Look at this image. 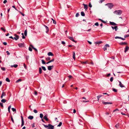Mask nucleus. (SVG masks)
Instances as JSON below:
<instances>
[{
	"label": "nucleus",
	"mask_w": 129,
	"mask_h": 129,
	"mask_svg": "<svg viewBox=\"0 0 129 129\" xmlns=\"http://www.w3.org/2000/svg\"><path fill=\"white\" fill-rule=\"evenodd\" d=\"M34 92H35V94L36 95H37V92L36 91H34Z\"/></svg>",
	"instance_id": "nucleus-64"
},
{
	"label": "nucleus",
	"mask_w": 129,
	"mask_h": 129,
	"mask_svg": "<svg viewBox=\"0 0 129 129\" xmlns=\"http://www.w3.org/2000/svg\"><path fill=\"white\" fill-rule=\"evenodd\" d=\"M102 95H99L97 96V98H98V101H99V99L100 98L102 97Z\"/></svg>",
	"instance_id": "nucleus-24"
},
{
	"label": "nucleus",
	"mask_w": 129,
	"mask_h": 129,
	"mask_svg": "<svg viewBox=\"0 0 129 129\" xmlns=\"http://www.w3.org/2000/svg\"><path fill=\"white\" fill-rule=\"evenodd\" d=\"M28 50L29 51H32V49L30 47H29Z\"/></svg>",
	"instance_id": "nucleus-48"
},
{
	"label": "nucleus",
	"mask_w": 129,
	"mask_h": 129,
	"mask_svg": "<svg viewBox=\"0 0 129 129\" xmlns=\"http://www.w3.org/2000/svg\"><path fill=\"white\" fill-rule=\"evenodd\" d=\"M128 37H129V35H126L124 36V38H125Z\"/></svg>",
	"instance_id": "nucleus-51"
},
{
	"label": "nucleus",
	"mask_w": 129,
	"mask_h": 129,
	"mask_svg": "<svg viewBox=\"0 0 129 129\" xmlns=\"http://www.w3.org/2000/svg\"><path fill=\"white\" fill-rule=\"evenodd\" d=\"M112 90L113 91L115 92H117V89L114 88H113Z\"/></svg>",
	"instance_id": "nucleus-35"
},
{
	"label": "nucleus",
	"mask_w": 129,
	"mask_h": 129,
	"mask_svg": "<svg viewBox=\"0 0 129 129\" xmlns=\"http://www.w3.org/2000/svg\"><path fill=\"white\" fill-rule=\"evenodd\" d=\"M33 112L35 113H38V111L37 110H36V109H34V111H33Z\"/></svg>",
	"instance_id": "nucleus-46"
},
{
	"label": "nucleus",
	"mask_w": 129,
	"mask_h": 129,
	"mask_svg": "<svg viewBox=\"0 0 129 129\" xmlns=\"http://www.w3.org/2000/svg\"><path fill=\"white\" fill-rule=\"evenodd\" d=\"M7 2V1L6 0H4L3 2V3L4 4H6Z\"/></svg>",
	"instance_id": "nucleus-57"
},
{
	"label": "nucleus",
	"mask_w": 129,
	"mask_h": 129,
	"mask_svg": "<svg viewBox=\"0 0 129 129\" xmlns=\"http://www.w3.org/2000/svg\"><path fill=\"white\" fill-rule=\"evenodd\" d=\"M1 29L4 32H5L6 31V30L4 29L3 27H2L1 28Z\"/></svg>",
	"instance_id": "nucleus-38"
},
{
	"label": "nucleus",
	"mask_w": 129,
	"mask_h": 129,
	"mask_svg": "<svg viewBox=\"0 0 129 129\" xmlns=\"http://www.w3.org/2000/svg\"><path fill=\"white\" fill-rule=\"evenodd\" d=\"M81 101L82 102H89V101H84V100H83Z\"/></svg>",
	"instance_id": "nucleus-45"
},
{
	"label": "nucleus",
	"mask_w": 129,
	"mask_h": 129,
	"mask_svg": "<svg viewBox=\"0 0 129 129\" xmlns=\"http://www.w3.org/2000/svg\"><path fill=\"white\" fill-rule=\"evenodd\" d=\"M42 68L43 70L44 71H45L46 70V68L42 66Z\"/></svg>",
	"instance_id": "nucleus-36"
},
{
	"label": "nucleus",
	"mask_w": 129,
	"mask_h": 129,
	"mask_svg": "<svg viewBox=\"0 0 129 129\" xmlns=\"http://www.w3.org/2000/svg\"><path fill=\"white\" fill-rule=\"evenodd\" d=\"M122 12L121 10H116L113 13L116 15H120L122 14Z\"/></svg>",
	"instance_id": "nucleus-2"
},
{
	"label": "nucleus",
	"mask_w": 129,
	"mask_h": 129,
	"mask_svg": "<svg viewBox=\"0 0 129 129\" xmlns=\"http://www.w3.org/2000/svg\"><path fill=\"white\" fill-rule=\"evenodd\" d=\"M30 46L34 49V50L36 51L37 52L38 50L37 49H36L35 48H34V46L31 45H30Z\"/></svg>",
	"instance_id": "nucleus-19"
},
{
	"label": "nucleus",
	"mask_w": 129,
	"mask_h": 129,
	"mask_svg": "<svg viewBox=\"0 0 129 129\" xmlns=\"http://www.w3.org/2000/svg\"><path fill=\"white\" fill-rule=\"evenodd\" d=\"M119 124H117L115 125V126L117 128L118 127H119Z\"/></svg>",
	"instance_id": "nucleus-40"
},
{
	"label": "nucleus",
	"mask_w": 129,
	"mask_h": 129,
	"mask_svg": "<svg viewBox=\"0 0 129 129\" xmlns=\"http://www.w3.org/2000/svg\"><path fill=\"white\" fill-rule=\"evenodd\" d=\"M21 122H22L21 126L22 127L24 125V120L23 119V117L22 116H21Z\"/></svg>",
	"instance_id": "nucleus-9"
},
{
	"label": "nucleus",
	"mask_w": 129,
	"mask_h": 129,
	"mask_svg": "<svg viewBox=\"0 0 129 129\" xmlns=\"http://www.w3.org/2000/svg\"><path fill=\"white\" fill-rule=\"evenodd\" d=\"M12 110L13 112H16V110L14 108H12Z\"/></svg>",
	"instance_id": "nucleus-39"
},
{
	"label": "nucleus",
	"mask_w": 129,
	"mask_h": 129,
	"mask_svg": "<svg viewBox=\"0 0 129 129\" xmlns=\"http://www.w3.org/2000/svg\"><path fill=\"white\" fill-rule=\"evenodd\" d=\"M120 45H126L127 44V43L125 42H122L119 43Z\"/></svg>",
	"instance_id": "nucleus-10"
},
{
	"label": "nucleus",
	"mask_w": 129,
	"mask_h": 129,
	"mask_svg": "<svg viewBox=\"0 0 129 129\" xmlns=\"http://www.w3.org/2000/svg\"><path fill=\"white\" fill-rule=\"evenodd\" d=\"M29 56H26V58L27 59V60L29 59Z\"/></svg>",
	"instance_id": "nucleus-61"
},
{
	"label": "nucleus",
	"mask_w": 129,
	"mask_h": 129,
	"mask_svg": "<svg viewBox=\"0 0 129 129\" xmlns=\"http://www.w3.org/2000/svg\"><path fill=\"white\" fill-rule=\"evenodd\" d=\"M51 20L53 21V23L54 24H56V21L54 20V19H53V18H51Z\"/></svg>",
	"instance_id": "nucleus-31"
},
{
	"label": "nucleus",
	"mask_w": 129,
	"mask_h": 129,
	"mask_svg": "<svg viewBox=\"0 0 129 129\" xmlns=\"http://www.w3.org/2000/svg\"><path fill=\"white\" fill-rule=\"evenodd\" d=\"M68 38L70 40L73 41V42H76V41L74 40V39H73V37H68Z\"/></svg>",
	"instance_id": "nucleus-14"
},
{
	"label": "nucleus",
	"mask_w": 129,
	"mask_h": 129,
	"mask_svg": "<svg viewBox=\"0 0 129 129\" xmlns=\"http://www.w3.org/2000/svg\"><path fill=\"white\" fill-rule=\"evenodd\" d=\"M18 66V65L17 64H15L13 66H11V67H14L15 68H17Z\"/></svg>",
	"instance_id": "nucleus-30"
},
{
	"label": "nucleus",
	"mask_w": 129,
	"mask_h": 129,
	"mask_svg": "<svg viewBox=\"0 0 129 129\" xmlns=\"http://www.w3.org/2000/svg\"><path fill=\"white\" fill-rule=\"evenodd\" d=\"M43 115L41 113L40 114V118H42L43 117Z\"/></svg>",
	"instance_id": "nucleus-33"
},
{
	"label": "nucleus",
	"mask_w": 129,
	"mask_h": 129,
	"mask_svg": "<svg viewBox=\"0 0 129 129\" xmlns=\"http://www.w3.org/2000/svg\"><path fill=\"white\" fill-rule=\"evenodd\" d=\"M3 44L5 45H7V43L6 42H4L3 43Z\"/></svg>",
	"instance_id": "nucleus-58"
},
{
	"label": "nucleus",
	"mask_w": 129,
	"mask_h": 129,
	"mask_svg": "<svg viewBox=\"0 0 129 129\" xmlns=\"http://www.w3.org/2000/svg\"><path fill=\"white\" fill-rule=\"evenodd\" d=\"M19 46L20 47H24V43H19L18 44Z\"/></svg>",
	"instance_id": "nucleus-6"
},
{
	"label": "nucleus",
	"mask_w": 129,
	"mask_h": 129,
	"mask_svg": "<svg viewBox=\"0 0 129 129\" xmlns=\"http://www.w3.org/2000/svg\"><path fill=\"white\" fill-rule=\"evenodd\" d=\"M6 80L7 81V82H10V80L8 78H6Z\"/></svg>",
	"instance_id": "nucleus-34"
},
{
	"label": "nucleus",
	"mask_w": 129,
	"mask_h": 129,
	"mask_svg": "<svg viewBox=\"0 0 129 129\" xmlns=\"http://www.w3.org/2000/svg\"><path fill=\"white\" fill-rule=\"evenodd\" d=\"M21 81V79H19L18 80L16 81V82L18 83L19 82V81Z\"/></svg>",
	"instance_id": "nucleus-41"
},
{
	"label": "nucleus",
	"mask_w": 129,
	"mask_h": 129,
	"mask_svg": "<svg viewBox=\"0 0 129 129\" xmlns=\"http://www.w3.org/2000/svg\"><path fill=\"white\" fill-rule=\"evenodd\" d=\"M1 69L3 71H5V68L4 67H1Z\"/></svg>",
	"instance_id": "nucleus-55"
},
{
	"label": "nucleus",
	"mask_w": 129,
	"mask_h": 129,
	"mask_svg": "<svg viewBox=\"0 0 129 129\" xmlns=\"http://www.w3.org/2000/svg\"><path fill=\"white\" fill-rule=\"evenodd\" d=\"M88 6H89V7H90V8H91L92 7V5H91V3H89Z\"/></svg>",
	"instance_id": "nucleus-49"
},
{
	"label": "nucleus",
	"mask_w": 129,
	"mask_h": 129,
	"mask_svg": "<svg viewBox=\"0 0 129 129\" xmlns=\"http://www.w3.org/2000/svg\"><path fill=\"white\" fill-rule=\"evenodd\" d=\"M31 125H32V127H34L35 126L34 125V123L32 124Z\"/></svg>",
	"instance_id": "nucleus-63"
},
{
	"label": "nucleus",
	"mask_w": 129,
	"mask_h": 129,
	"mask_svg": "<svg viewBox=\"0 0 129 129\" xmlns=\"http://www.w3.org/2000/svg\"><path fill=\"white\" fill-rule=\"evenodd\" d=\"M53 68V66H49L48 67V69L50 71Z\"/></svg>",
	"instance_id": "nucleus-12"
},
{
	"label": "nucleus",
	"mask_w": 129,
	"mask_h": 129,
	"mask_svg": "<svg viewBox=\"0 0 129 129\" xmlns=\"http://www.w3.org/2000/svg\"><path fill=\"white\" fill-rule=\"evenodd\" d=\"M87 63V62L85 61L84 62H82L81 61V64H86Z\"/></svg>",
	"instance_id": "nucleus-53"
},
{
	"label": "nucleus",
	"mask_w": 129,
	"mask_h": 129,
	"mask_svg": "<svg viewBox=\"0 0 129 129\" xmlns=\"http://www.w3.org/2000/svg\"><path fill=\"white\" fill-rule=\"evenodd\" d=\"M42 63L43 64H46L45 62L43 60H42Z\"/></svg>",
	"instance_id": "nucleus-43"
},
{
	"label": "nucleus",
	"mask_w": 129,
	"mask_h": 129,
	"mask_svg": "<svg viewBox=\"0 0 129 129\" xmlns=\"http://www.w3.org/2000/svg\"><path fill=\"white\" fill-rule=\"evenodd\" d=\"M115 38V39H121L123 40H125V38H122L121 37H118V36L116 37Z\"/></svg>",
	"instance_id": "nucleus-13"
},
{
	"label": "nucleus",
	"mask_w": 129,
	"mask_h": 129,
	"mask_svg": "<svg viewBox=\"0 0 129 129\" xmlns=\"http://www.w3.org/2000/svg\"><path fill=\"white\" fill-rule=\"evenodd\" d=\"M11 120L12 121V122L13 123H14V120H13V118H12V116H11Z\"/></svg>",
	"instance_id": "nucleus-56"
},
{
	"label": "nucleus",
	"mask_w": 129,
	"mask_h": 129,
	"mask_svg": "<svg viewBox=\"0 0 129 129\" xmlns=\"http://www.w3.org/2000/svg\"><path fill=\"white\" fill-rule=\"evenodd\" d=\"M62 124V122H60L59 124L57 125V126L60 127Z\"/></svg>",
	"instance_id": "nucleus-37"
},
{
	"label": "nucleus",
	"mask_w": 129,
	"mask_h": 129,
	"mask_svg": "<svg viewBox=\"0 0 129 129\" xmlns=\"http://www.w3.org/2000/svg\"><path fill=\"white\" fill-rule=\"evenodd\" d=\"M111 27L113 29H115V31H116L118 29V27L117 26H116L114 27L112 26Z\"/></svg>",
	"instance_id": "nucleus-11"
},
{
	"label": "nucleus",
	"mask_w": 129,
	"mask_h": 129,
	"mask_svg": "<svg viewBox=\"0 0 129 129\" xmlns=\"http://www.w3.org/2000/svg\"><path fill=\"white\" fill-rule=\"evenodd\" d=\"M109 47V45L108 44H106L104 46L103 49L105 51L107 50V47Z\"/></svg>",
	"instance_id": "nucleus-4"
},
{
	"label": "nucleus",
	"mask_w": 129,
	"mask_h": 129,
	"mask_svg": "<svg viewBox=\"0 0 129 129\" xmlns=\"http://www.w3.org/2000/svg\"><path fill=\"white\" fill-rule=\"evenodd\" d=\"M43 125L45 128L48 129H53L54 128V126L50 124H49L48 125H46L44 124H43Z\"/></svg>",
	"instance_id": "nucleus-1"
},
{
	"label": "nucleus",
	"mask_w": 129,
	"mask_h": 129,
	"mask_svg": "<svg viewBox=\"0 0 129 129\" xmlns=\"http://www.w3.org/2000/svg\"><path fill=\"white\" fill-rule=\"evenodd\" d=\"M54 60V58L52 59V60H50L48 62H47L46 63V64H48L50 63L51 62L53 61Z\"/></svg>",
	"instance_id": "nucleus-23"
},
{
	"label": "nucleus",
	"mask_w": 129,
	"mask_h": 129,
	"mask_svg": "<svg viewBox=\"0 0 129 129\" xmlns=\"http://www.w3.org/2000/svg\"><path fill=\"white\" fill-rule=\"evenodd\" d=\"M44 118L45 119L46 121H48L49 120L47 118L46 115H45L44 116Z\"/></svg>",
	"instance_id": "nucleus-20"
},
{
	"label": "nucleus",
	"mask_w": 129,
	"mask_h": 129,
	"mask_svg": "<svg viewBox=\"0 0 129 129\" xmlns=\"http://www.w3.org/2000/svg\"><path fill=\"white\" fill-rule=\"evenodd\" d=\"M102 103L104 105H107V104H112V102H104L103 101H102Z\"/></svg>",
	"instance_id": "nucleus-5"
},
{
	"label": "nucleus",
	"mask_w": 129,
	"mask_h": 129,
	"mask_svg": "<svg viewBox=\"0 0 129 129\" xmlns=\"http://www.w3.org/2000/svg\"><path fill=\"white\" fill-rule=\"evenodd\" d=\"M118 110H119L118 109H115V110H113V112H115L116 111H118Z\"/></svg>",
	"instance_id": "nucleus-60"
},
{
	"label": "nucleus",
	"mask_w": 129,
	"mask_h": 129,
	"mask_svg": "<svg viewBox=\"0 0 129 129\" xmlns=\"http://www.w3.org/2000/svg\"><path fill=\"white\" fill-rule=\"evenodd\" d=\"M94 25L96 26H98L99 25L98 23V22H96L94 24Z\"/></svg>",
	"instance_id": "nucleus-52"
},
{
	"label": "nucleus",
	"mask_w": 129,
	"mask_h": 129,
	"mask_svg": "<svg viewBox=\"0 0 129 129\" xmlns=\"http://www.w3.org/2000/svg\"><path fill=\"white\" fill-rule=\"evenodd\" d=\"M83 5L84 6V8L85 9V11H86L87 10L88 6L87 5L85 4H83Z\"/></svg>",
	"instance_id": "nucleus-8"
},
{
	"label": "nucleus",
	"mask_w": 129,
	"mask_h": 129,
	"mask_svg": "<svg viewBox=\"0 0 129 129\" xmlns=\"http://www.w3.org/2000/svg\"><path fill=\"white\" fill-rule=\"evenodd\" d=\"M68 77L70 79V78H73V77H72V76L71 75H69V76Z\"/></svg>",
	"instance_id": "nucleus-62"
},
{
	"label": "nucleus",
	"mask_w": 129,
	"mask_h": 129,
	"mask_svg": "<svg viewBox=\"0 0 129 129\" xmlns=\"http://www.w3.org/2000/svg\"><path fill=\"white\" fill-rule=\"evenodd\" d=\"M85 15V14L83 12H81V16H84Z\"/></svg>",
	"instance_id": "nucleus-29"
},
{
	"label": "nucleus",
	"mask_w": 129,
	"mask_h": 129,
	"mask_svg": "<svg viewBox=\"0 0 129 129\" xmlns=\"http://www.w3.org/2000/svg\"><path fill=\"white\" fill-rule=\"evenodd\" d=\"M48 55L49 56H53V54L52 53V52H49L48 53Z\"/></svg>",
	"instance_id": "nucleus-18"
},
{
	"label": "nucleus",
	"mask_w": 129,
	"mask_h": 129,
	"mask_svg": "<svg viewBox=\"0 0 129 129\" xmlns=\"http://www.w3.org/2000/svg\"><path fill=\"white\" fill-rule=\"evenodd\" d=\"M42 69L40 67L39 68V73L40 74H41L42 73Z\"/></svg>",
	"instance_id": "nucleus-22"
},
{
	"label": "nucleus",
	"mask_w": 129,
	"mask_h": 129,
	"mask_svg": "<svg viewBox=\"0 0 129 129\" xmlns=\"http://www.w3.org/2000/svg\"><path fill=\"white\" fill-rule=\"evenodd\" d=\"M100 1L99 2L100 3H102L105 0H99Z\"/></svg>",
	"instance_id": "nucleus-42"
},
{
	"label": "nucleus",
	"mask_w": 129,
	"mask_h": 129,
	"mask_svg": "<svg viewBox=\"0 0 129 129\" xmlns=\"http://www.w3.org/2000/svg\"><path fill=\"white\" fill-rule=\"evenodd\" d=\"M27 31L26 29L25 30L24 32V34L25 36H26L27 35Z\"/></svg>",
	"instance_id": "nucleus-28"
},
{
	"label": "nucleus",
	"mask_w": 129,
	"mask_h": 129,
	"mask_svg": "<svg viewBox=\"0 0 129 129\" xmlns=\"http://www.w3.org/2000/svg\"><path fill=\"white\" fill-rule=\"evenodd\" d=\"M50 58L49 57H47V58H46V60L47 61L50 60Z\"/></svg>",
	"instance_id": "nucleus-44"
},
{
	"label": "nucleus",
	"mask_w": 129,
	"mask_h": 129,
	"mask_svg": "<svg viewBox=\"0 0 129 129\" xmlns=\"http://www.w3.org/2000/svg\"><path fill=\"white\" fill-rule=\"evenodd\" d=\"M34 117L33 116L30 115L28 117V119H30V120H32L33 119Z\"/></svg>",
	"instance_id": "nucleus-17"
},
{
	"label": "nucleus",
	"mask_w": 129,
	"mask_h": 129,
	"mask_svg": "<svg viewBox=\"0 0 129 129\" xmlns=\"http://www.w3.org/2000/svg\"><path fill=\"white\" fill-rule=\"evenodd\" d=\"M7 101V100L5 99H3L1 100V102L3 103H5Z\"/></svg>",
	"instance_id": "nucleus-26"
},
{
	"label": "nucleus",
	"mask_w": 129,
	"mask_h": 129,
	"mask_svg": "<svg viewBox=\"0 0 129 129\" xmlns=\"http://www.w3.org/2000/svg\"><path fill=\"white\" fill-rule=\"evenodd\" d=\"M109 22L110 23V24L112 25H117L115 23L113 22H111L110 21Z\"/></svg>",
	"instance_id": "nucleus-16"
},
{
	"label": "nucleus",
	"mask_w": 129,
	"mask_h": 129,
	"mask_svg": "<svg viewBox=\"0 0 129 129\" xmlns=\"http://www.w3.org/2000/svg\"><path fill=\"white\" fill-rule=\"evenodd\" d=\"M129 49V47L127 46H126V47L125 48L124 52L125 53H126L127 51Z\"/></svg>",
	"instance_id": "nucleus-15"
},
{
	"label": "nucleus",
	"mask_w": 129,
	"mask_h": 129,
	"mask_svg": "<svg viewBox=\"0 0 129 129\" xmlns=\"http://www.w3.org/2000/svg\"><path fill=\"white\" fill-rule=\"evenodd\" d=\"M14 36L15 37H16V39H18L19 38V36L18 35H17L16 34H15L14 35Z\"/></svg>",
	"instance_id": "nucleus-27"
},
{
	"label": "nucleus",
	"mask_w": 129,
	"mask_h": 129,
	"mask_svg": "<svg viewBox=\"0 0 129 129\" xmlns=\"http://www.w3.org/2000/svg\"><path fill=\"white\" fill-rule=\"evenodd\" d=\"M0 105L1 107L2 108L4 106L3 105V104L2 103H0Z\"/></svg>",
	"instance_id": "nucleus-50"
},
{
	"label": "nucleus",
	"mask_w": 129,
	"mask_h": 129,
	"mask_svg": "<svg viewBox=\"0 0 129 129\" xmlns=\"http://www.w3.org/2000/svg\"><path fill=\"white\" fill-rule=\"evenodd\" d=\"M119 81V86L121 88L123 87H124V86L121 83V81Z\"/></svg>",
	"instance_id": "nucleus-7"
},
{
	"label": "nucleus",
	"mask_w": 129,
	"mask_h": 129,
	"mask_svg": "<svg viewBox=\"0 0 129 129\" xmlns=\"http://www.w3.org/2000/svg\"><path fill=\"white\" fill-rule=\"evenodd\" d=\"M6 52L7 53V54L8 55H10V52L8 51H7Z\"/></svg>",
	"instance_id": "nucleus-59"
},
{
	"label": "nucleus",
	"mask_w": 129,
	"mask_h": 129,
	"mask_svg": "<svg viewBox=\"0 0 129 129\" xmlns=\"http://www.w3.org/2000/svg\"><path fill=\"white\" fill-rule=\"evenodd\" d=\"M113 77H112L110 79V81L111 82H112L113 80Z\"/></svg>",
	"instance_id": "nucleus-47"
},
{
	"label": "nucleus",
	"mask_w": 129,
	"mask_h": 129,
	"mask_svg": "<svg viewBox=\"0 0 129 129\" xmlns=\"http://www.w3.org/2000/svg\"><path fill=\"white\" fill-rule=\"evenodd\" d=\"M44 26H45L46 29V33H47L48 32V31L49 30L48 29V28L47 26H46L45 25H44Z\"/></svg>",
	"instance_id": "nucleus-25"
},
{
	"label": "nucleus",
	"mask_w": 129,
	"mask_h": 129,
	"mask_svg": "<svg viewBox=\"0 0 129 129\" xmlns=\"http://www.w3.org/2000/svg\"><path fill=\"white\" fill-rule=\"evenodd\" d=\"M106 6H107L108 8L110 9H111L113 7L114 5L112 3H108L106 4L105 5Z\"/></svg>",
	"instance_id": "nucleus-3"
},
{
	"label": "nucleus",
	"mask_w": 129,
	"mask_h": 129,
	"mask_svg": "<svg viewBox=\"0 0 129 129\" xmlns=\"http://www.w3.org/2000/svg\"><path fill=\"white\" fill-rule=\"evenodd\" d=\"M73 58L74 59V60H75V52H74V51L73 52Z\"/></svg>",
	"instance_id": "nucleus-21"
},
{
	"label": "nucleus",
	"mask_w": 129,
	"mask_h": 129,
	"mask_svg": "<svg viewBox=\"0 0 129 129\" xmlns=\"http://www.w3.org/2000/svg\"><path fill=\"white\" fill-rule=\"evenodd\" d=\"M2 95L3 96H5L6 95V94L5 92L4 91H3L2 92Z\"/></svg>",
	"instance_id": "nucleus-32"
},
{
	"label": "nucleus",
	"mask_w": 129,
	"mask_h": 129,
	"mask_svg": "<svg viewBox=\"0 0 129 129\" xmlns=\"http://www.w3.org/2000/svg\"><path fill=\"white\" fill-rule=\"evenodd\" d=\"M79 14L78 13H77L76 14L75 16L76 17H78L79 16Z\"/></svg>",
	"instance_id": "nucleus-54"
}]
</instances>
